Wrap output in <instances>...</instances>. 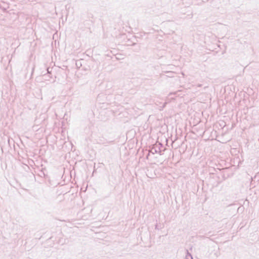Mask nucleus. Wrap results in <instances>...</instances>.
Segmentation results:
<instances>
[{
    "label": "nucleus",
    "mask_w": 259,
    "mask_h": 259,
    "mask_svg": "<svg viewBox=\"0 0 259 259\" xmlns=\"http://www.w3.org/2000/svg\"><path fill=\"white\" fill-rule=\"evenodd\" d=\"M162 147V144L160 143H156L155 144L153 145L152 147L151 148L150 150H149V152L151 153L154 154L155 153H159L160 154L161 152V147Z\"/></svg>",
    "instance_id": "f257e3e1"
},
{
    "label": "nucleus",
    "mask_w": 259,
    "mask_h": 259,
    "mask_svg": "<svg viewBox=\"0 0 259 259\" xmlns=\"http://www.w3.org/2000/svg\"><path fill=\"white\" fill-rule=\"evenodd\" d=\"M150 152H149V153H148V154H147V156H146L147 159H148V157H149V155H150Z\"/></svg>",
    "instance_id": "f03ea898"
},
{
    "label": "nucleus",
    "mask_w": 259,
    "mask_h": 259,
    "mask_svg": "<svg viewBox=\"0 0 259 259\" xmlns=\"http://www.w3.org/2000/svg\"><path fill=\"white\" fill-rule=\"evenodd\" d=\"M155 229H158V228H157V225H156V226H155Z\"/></svg>",
    "instance_id": "7ed1b4c3"
}]
</instances>
